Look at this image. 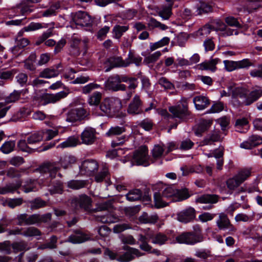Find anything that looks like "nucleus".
I'll return each instance as SVG.
<instances>
[{"instance_id":"37998d69","label":"nucleus","mask_w":262,"mask_h":262,"mask_svg":"<svg viewBox=\"0 0 262 262\" xmlns=\"http://www.w3.org/2000/svg\"><path fill=\"white\" fill-rule=\"evenodd\" d=\"M262 96V89L260 88H258L257 89H255L249 94L248 98L247 101L245 102L246 105H249L251 103L254 101L257 100L259 97Z\"/></svg>"},{"instance_id":"72a5a7b5","label":"nucleus","mask_w":262,"mask_h":262,"mask_svg":"<svg viewBox=\"0 0 262 262\" xmlns=\"http://www.w3.org/2000/svg\"><path fill=\"white\" fill-rule=\"evenodd\" d=\"M91 203L90 198L86 195H82L78 199H74L72 204L78 203L80 208L88 210Z\"/></svg>"},{"instance_id":"5fc2aeb1","label":"nucleus","mask_w":262,"mask_h":262,"mask_svg":"<svg viewBox=\"0 0 262 262\" xmlns=\"http://www.w3.org/2000/svg\"><path fill=\"white\" fill-rule=\"evenodd\" d=\"M128 26H115L113 30L114 37L116 38H120L123 34L128 30Z\"/></svg>"},{"instance_id":"473e14b6","label":"nucleus","mask_w":262,"mask_h":262,"mask_svg":"<svg viewBox=\"0 0 262 262\" xmlns=\"http://www.w3.org/2000/svg\"><path fill=\"white\" fill-rule=\"evenodd\" d=\"M29 41L28 39L23 38L16 40V45L11 49L12 53L16 56L22 52V49L28 45Z\"/></svg>"},{"instance_id":"603ef678","label":"nucleus","mask_w":262,"mask_h":262,"mask_svg":"<svg viewBox=\"0 0 262 262\" xmlns=\"http://www.w3.org/2000/svg\"><path fill=\"white\" fill-rule=\"evenodd\" d=\"M170 39L168 37H164L160 40L156 42H151L149 44V48L151 51H154L158 48L163 47L169 43Z\"/></svg>"},{"instance_id":"c85d7f7f","label":"nucleus","mask_w":262,"mask_h":262,"mask_svg":"<svg viewBox=\"0 0 262 262\" xmlns=\"http://www.w3.org/2000/svg\"><path fill=\"white\" fill-rule=\"evenodd\" d=\"M75 162L76 158L74 156L70 155H64L60 157L58 163L60 165L61 167L67 169Z\"/></svg>"},{"instance_id":"393cba45","label":"nucleus","mask_w":262,"mask_h":262,"mask_svg":"<svg viewBox=\"0 0 262 262\" xmlns=\"http://www.w3.org/2000/svg\"><path fill=\"white\" fill-rule=\"evenodd\" d=\"M154 202L155 207L160 208L167 206L171 201H169L161 192L159 191L155 192L154 194Z\"/></svg>"},{"instance_id":"a211bd4d","label":"nucleus","mask_w":262,"mask_h":262,"mask_svg":"<svg viewBox=\"0 0 262 262\" xmlns=\"http://www.w3.org/2000/svg\"><path fill=\"white\" fill-rule=\"evenodd\" d=\"M95 130L92 127H86L81 134V139L83 143L92 144L95 140Z\"/></svg>"},{"instance_id":"2eb2a0df","label":"nucleus","mask_w":262,"mask_h":262,"mask_svg":"<svg viewBox=\"0 0 262 262\" xmlns=\"http://www.w3.org/2000/svg\"><path fill=\"white\" fill-rule=\"evenodd\" d=\"M216 224L221 230H228L229 231H235V227L231 224L227 215L223 213L219 214V219L216 221Z\"/></svg>"},{"instance_id":"bf43d9fd","label":"nucleus","mask_w":262,"mask_h":262,"mask_svg":"<svg viewBox=\"0 0 262 262\" xmlns=\"http://www.w3.org/2000/svg\"><path fill=\"white\" fill-rule=\"evenodd\" d=\"M248 121L246 118H242L237 119L235 122V126L236 130L239 132H244L241 130L242 127H245V129L247 130L248 129Z\"/></svg>"},{"instance_id":"4d7b16f0","label":"nucleus","mask_w":262,"mask_h":262,"mask_svg":"<svg viewBox=\"0 0 262 262\" xmlns=\"http://www.w3.org/2000/svg\"><path fill=\"white\" fill-rule=\"evenodd\" d=\"M47 26H44L42 24L39 23L32 22L27 26L23 29L24 32L34 31L42 28H46Z\"/></svg>"},{"instance_id":"39448f33","label":"nucleus","mask_w":262,"mask_h":262,"mask_svg":"<svg viewBox=\"0 0 262 262\" xmlns=\"http://www.w3.org/2000/svg\"><path fill=\"white\" fill-rule=\"evenodd\" d=\"M126 76L124 75H115L110 77L105 82V86L106 89L117 91H124L126 89V85L121 84V82L126 81Z\"/></svg>"},{"instance_id":"20e7f679","label":"nucleus","mask_w":262,"mask_h":262,"mask_svg":"<svg viewBox=\"0 0 262 262\" xmlns=\"http://www.w3.org/2000/svg\"><path fill=\"white\" fill-rule=\"evenodd\" d=\"M156 234L152 230L147 229L145 230V235L140 234L138 238V243L140 248L149 253H155L156 255L160 254V251L156 249H151V247L148 245V242L153 239Z\"/></svg>"},{"instance_id":"13d9d810","label":"nucleus","mask_w":262,"mask_h":262,"mask_svg":"<svg viewBox=\"0 0 262 262\" xmlns=\"http://www.w3.org/2000/svg\"><path fill=\"white\" fill-rule=\"evenodd\" d=\"M148 26L151 29L155 28H159L162 30H165L168 28L167 26L157 21L154 18H150L148 21Z\"/></svg>"},{"instance_id":"774afa93","label":"nucleus","mask_w":262,"mask_h":262,"mask_svg":"<svg viewBox=\"0 0 262 262\" xmlns=\"http://www.w3.org/2000/svg\"><path fill=\"white\" fill-rule=\"evenodd\" d=\"M249 74L252 77L262 79V63L251 70Z\"/></svg>"},{"instance_id":"423d86ee","label":"nucleus","mask_w":262,"mask_h":262,"mask_svg":"<svg viewBox=\"0 0 262 262\" xmlns=\"http://www.w3.org/2000/svg\"><path fill=\"white\" fill-rule=\"evenodd\" d=\"M169 111L172 114L173 117L183 119L189 115L187 99L182 98L180 100L179 104L176 106L169 107Z\"/></svg>"},{"instance_id":"8fccbe9b","label":"nucleus","mask_w":262,"mask_h":262,"mask_svg":"<svg viewBox=\"0 0 262 262\" xmlns=\"http://www.w3.org/2000/svg\"><path fill=\"white\" fill-rule=\"evenodd\" d=\"M15 146L14 141H8L5 142L0 148L1 151L5 154H8L13 151Z\"/></svg>"},{"instance_id":"e2e57ef3","label":"nucleus","mask_w":262,"mask_h":262,"mask_svg":"<svg viewBox=\"0 0 262 262\" xmlns=\"http://www.w3.org/2000/svg\"><path fill=\"white\" fill-rule=\"evenodd\" d=\"M164 152L163 145L158 144L155 145L152 150V155L155 159H158L161 157Z\"/></svg>"},{"instance_id":"5701e85b","label":"nucleus","mask_w":262,"mask_h":262,"mask_svg":"<svg viewBox=\"0 0 262 262\" xmlns=\"http://www.w3.org/2000/svg\"><path fill=\"white\" fill-rule=\"evenodd\" d=\"M106 63H108L110 67L106 68L105 72L110 71L113 68L125 67L128 66V62H126L125 60H123L120 57H111L107 59Z\"/></svg>"},{"instance_id":"09e8293b","label":"nucleus","mask_w":262,"mask_h":262,"mask_svg":"<svg viewBox=\"0 0 262 262\" xmlns=\"http://www.w3.org/2000/svg\"><path fill=\"white\" fill-rule=\"evenodd\" d=\"M23 235L26 237H36L39 239L37 236L41 235V232L35 227H29L24 229L23 231Z\"/></svg>"},{"instance_id":"49530a36","label":"nucleus","mask_w":262,"mask_h":262,"mask_svg":"<svg viewBox=\"0 0 262 262\" xmlns=\"http://www.w3.org/2000/svg\"><path fill=\"white\" fill-rule=\"evenodd\" d=\"M59 73V71L56 69L47 68L40 72L39 76L45 78H51L57 76Z\"/></svg>"},{"instance_id":"58836bf2","label":"nucleus","mask_w":262,"mask_h":262,"mask_svg":"<svg viewBox=\"0 0 262 262\" xmlns=\"http://www.w3.org/2000/svg\"><path fill=\"white\" fill-rule=\"evenodd\" d=\"M212 28L210 24H207L203 26L202 28H200L194 34L196 37L200 39H203L208 36L211 31Z\"/></svg>"},{"instance_id":"ddd939ff","label":"nucleus","mask_w":262,"mask_h":262,"mask_svg":"<svg viewBox=\"0 0 262 262\" xmlns=\"http://www.w3.org/2000/svg\"><path fill=\"white\" fill-rule=\"evenodd\" d=\"M69 93V91H60L56 94H46L42 96V104L46 105L48 103H54L60 99L66 97Z\"/></svg>"},{"instance_id":"9d476101","label":"nucleus","mask_w":262,"mask_h":262,"mask_svg":"<svg viewBox=\"0 0 262 262\" xmlns=\"http://www.w3.org/2000/svg\"><path fill=\"white\" fill-rule=\"evenodd\" d=\"M176 241L180 244L193 245L202 241L201 235L190 232L183 233L177 236Z\"/></svg>"},{"instance_id":"c9c22d12","label":"nucleus","mask_w":262,"mask_h":262,"mask_svg":"<svg viewBox=\"0 0 262 262\" xmlns=\"http://www.w3.org/2000/svg\"><path fill=\"white\" fill-rule=\"evenodd\" d=\"M158 219V216L156 214H148L146 212H143L139 217V222L143 224H154Z\"/></svg>"},{"instance_id":"4468645a","label":"nucleus","mask_w":262,"mask_h":262,"mask_svg":"<svg viewBox=\"0 0 262 262\" xmlns=\"http://www.w3.org/2000/svg\"><path fill=\"white\" fill-rule=\"evenodd\" d=\"M218 201V196L215 194H203L198 196L195 199V202L201 204H210V205L203 206L204 210H210L213 206L211 204H215Z\"/></svg>"},{"instance_id":"0eeeda50","label":"nucleus","mask_w":262,"mask_h":262,"mask_svg":"<svg viewBox=\"0 0 262 262\" xmlns=\"http://www.w3.org/2000/svg\"><path fill=\"white\" fill-rule=\"evenodd\" d=\"M133 160V162L138 165L148 166L150 164V161L147 147L145 145L141 146L136 150L134 154Z\"/></svg>"},{"instance_id":"79ce46f5","label":"nucleus","mask_w":262,"mask_h":262,"mask_svg":"<svg viewBox=\"0 0 262 262\" xmlns=\"http://www.w3.org/2000/svg\"><path fill=\"white\" fill-rule=\"evenodd\" d=\"M37 258V255L34 253H22L18 257V262H34Z\"/></svg>"},{"instance_id":"6e6552de","label":"nucleus","mask_w":262,"mask_h":262,"mask_svg":"<svg viewBox=\"0 0 262 262\" xmlns=\"http://www.w3.org/2000/svg\"><path fill=\"white\" fill-rule=\"evenodd\" d=\"M251 175L249 169H244L238 173L232 178L229 179L227 182V185L230 190H234L244 182Z\"/></svg>"},{"instance_id":"cd10ccee","label":"nucleus","mask_w":262,"mask_h":262,"mask_svg":"<svg viewBox=\"0 0 262 262\" xmlns=\"http://www.w3.org/2000/svg\"><path fill=\"white\" fill-rule=\"evenodd\" d=\"M219 58L212 59L209 61H204L199 65V69L202 70H210L214 72L216 69V65L221 62Z\"/></svg>"},{"instance_id":"ea45409f","label":"nucleus","mask_w":262,"mask_h":262,"mask_svg":"<svg viewBox=\"0 0 262 262\" xmlns=\"http://www.w3.org/2000/svg\"><path fill=\"white\" fill-rule=\"evenodd\" d=\"M212 124V121L210 120H202L195 132V134L198 136H200L202 133L207 130L209 128Z\"/></svg>"},{"instance_id":"2f4dec72","label":"nucleus","mask_w":262,"mask_h":262,"mask_svg":"<svg viewBox=\"0 0 262 262\" xmlns=\"http://www.w3.org/2000/svg\"><path fill=\"white\" fill-rule=\"evenodd\" d=\"M21 182L17 181L16 183H9L4 186L0 187V194H5L8 193H13L21 186Z\"/></svg>"},{"instance_id":"7c9ffc66","label":"nucleus","mask_w":262,"mask_h":262,"mask_svg":"<svg viewBox=\"0 0 262 262\" xmlns=\"http://www.w3.org/2000/svg\"><path fill=\"white\" fill-rule=\"evenodd\" d=\"M172 6L168 5H162L158 9V15L163 20H168L172 14Z\"/></svg>"},{"instance_id":"6e6d98bb","label":"nucleus","mask_w":262,"mask_h":262,"mask_svg":"<svg viewBox=\"0 0 262 262\" xmlns=\"http://www.w3.org/2000/svg\"><path fill=\"white\" fill-rule=\"evenodd\" d=\"M212 30L223 31L225 30L226 26L225 24L220 19H215L210 23Z\"/></svg>"},{"instance_id":"6ab92c4d","label":"nucleus","mask_w":262,"mask_h":262,"mask_svg":"<svg viewBox=\"0 0 262 262\" xmlns=\"http://www.w3.org/2000/svg\"><path fill=\"white\" fill-rule=\"evenodd\" d=\"M51 214L47 213L42 215L34 214L29 216L27 224L28 225L39 224L47 222L51 220Z\"/></svg>"},{"instance_id":"f03ea898","label":"nucleus","mask_w":262,"mask_h":262,"mask_svg":"<svg viewBox=\"0 0 262 262\" xmlns=\"http://www.w3.org/2000/svg\"><path fill=\"white\" fill-rule=\"evenodd\" d=\"M121 107V102L119 99L115 97L104 98L99 105L101 112L100 115H110L118 111Z\"/></svg>"},{"instance_id":"bb28decb","label":"nucleus","mask_w":262,"mask_h":262,"mask_svg":"<svg viewBox=\"0 0 262 262\" xmlns=\"http://www.w3.org/2000/svg\"><path fill=\"white\" fill-rule=\"evenodd\" d=\"M39 187L40 185L36 180L31 179L26 181L22 185L23 190L25 193L36 191Z\"/></svg>"},{"instance_id":"864d4df0","label":"nucleus","mask_w":262,"mask_h":262,"mask_svg":"<svg viewBox=\"0 0 262 262\" xmlns=\"http://www.w3.org/2000/svg\"><path fill=\"white\" fill-rule=\"evenodd\" d=\"M125 132V128L123 127L115 126L111 127L105 133L107 137H113L122 134Z\"/></svg>"},{"instance_id":"7ed1b4c3","label":"nucleus","mask_w":262,"mask_h":262,"mask_svg":"<svg viewBox=\"0 0 262 262\" xmlns=\"http://www.w3.org/2000/svg\"><path fill=\"white\" fill-rule=\"evenodd\" d=\"M70 21L72 27L74 26L77 28L83 27H91L92 25V19L90 16L84 11H78L71 14Z\"/></svg>"},{"instance_id":"9b49d317","label":"nucleus","mask_w":262,"mask_h":262,"mask_svg":"<svg viewBox=\"0 0 262 262\" xmlns=\"http://www.w3.org/2000/svg\"><path fill=\"white\" fill-rule=\"evenodd\" d=\"M86 115V111L82 108L72 109L66 113L67 122L74 123L82 120Z\"/></svg>"},{"instance_id":"0e129e2a","label":"nucleus","mask_w":262,"mask_h":262,"mask_svg":"<svg viewBox=\"0 0 262 262\" xmlns=\"http://www.w3.org/2000/svg\"><path fill=\"white\" fill-rule=\"evenodd\" d=\"M142 57L138 55H135L131 53L128 54V58L125 60L126 62H128V65L130 63H135L136 66H139L142 61Z\"/></svg>"},{"instance_id":"4be33fe9","label":"nucleus","mask_w":262,"mask_h":262,"mask_svg":"<svg viewBox=\"0 0 262 262\" xmlns=\"http://www.w3.org/2000/svg\"><path fill=\"white\" fill-rule=\"evenodd\" d=\"M98 167V163L94 160H86L82 163L80 169L84 171L88 174L90 175L96 171Z\"/></svg>"},{"instance_id":"dca6fc26","label":"nucleus","mask_w":262,"mask_h":262,"mask_svg":"<svg viewBox=\"0 0 262 262\" xmlns=\"http://www.w3.org/2000/svg\"><path fill=\"white\" fill-rule=\"evenodd\" d=\"M195 217V210L192 207L186 208L177 214V219L179 222L187 223Z\"/></svg>"},{"instance_id":"1a4fd4ad","label":"nucleus","mask_w":262,"mask_h":262,"mask_svg":"<svg viewBox=\"0 0 262 262\" xmlns=\"http://www.w3.org/2000/svg\"><path fill=\"white\" fill-rule=\"evenodd\" d=\"M122 249L125 252L117 259V260L119 262H129L136 257L143 255V253L141 252L139 250L126 245L123 246Z\"/></svg>"},{"instance_id":"a18cd8bd","label":"nucleus","mask_w":262,"mask_h":262,"mask_svg":"<svg viewBox=\"0 0 262 262\" xmlns=\"http://www.w3.org/2000/svg\"><path fill=\"white\" fill-rule=\"evenodd\" d=\"M42 139V133L39 132L31 134L27 137V140L28 144L34 145L40 142Z\"/></svg>"},{"instance_id":"412c9836","label":"nucleus","mask_w":262,"mask_h":262,"mask_svg":"<svg viewBox=\"0 0 262 262\" xmlns=\"http://www.w3.org/2000/svg\"><path fill=\"white\" fill-rule=\"evenodd\" d=\"M127 112L132 115L139 114L142 112L141 101L138 95H136L132 102L129 104Z\"/></svg>"},{"instance_id":"de8ad7c7","label":"nucleus","mask_w":262,"mask_h":262,"mask_svg":"<svg viewBox=\"0 0 262 262\" xmlns=\"http://www.w3.org/2000/svg\"><path fill=\"white\" fill-rule=\"evenodd\" d=\"M87 182L84 180H71L68 182V187L72 189H79L86 186Z\"/></svg>"},{"instance_id":"338daca9","label":"nucleus","mask_w":262,"mask_h":262,"mask_svg":"<svg viewBox=\"0 0 262 262\" xmlns=\"http://www.w3.org/2000/svg\"><path fill=\"white\" fill-rule=\"evenodd\" d=\"M161 56L160 51H156L154 53L145 57L144 61L147 63H151L156 61Z\"/></svg>"},{"instance_id":"69168bd1","label":"nucleus","mask_w":262,"mask_h":262,"mask_svg":"<svg viewBox=\"0 0 262 262\" xmlns=\"http://www.w3.org/2000/svg\"><path fill=\"white\" fill-rule=\"evenodd\" d=\"M27 141L21 140L18 142V147L20 150L28 153H31L34 151L35 149L29 147Z\"/></svg>"},{"instance_id":"f3484780","label":"nucleus","mask_w":262,"mask_h":262,"mask_svg":"<svg viewBox=\"0 0 262 262\" xmlns=\"http://www.w3.org/2000/svg\"><path fill=\"white\" fill-rule=\"evenodd\" d=\"M262 144V137L258 135H252L248 140L242 142L240 147L242 148L249 149L252 147Z\"/></svg>"},{"instance_id":"c03bdc74","label":"nucleus","mask_w":262,"mask_h":262,"mask_svg":"<svg viewBox=\"0 0 262 262\" xmlns=\"http://www.w3.org/2000/svg\"><path fill=\"white\" fill-rule=\"evenodd\" d=\"M212 11L211 5L206 3H201L196 7L195 13L196 15H202L208 13Z\"/></svg>"},{"instance_id":"f704fd0d","label":"nucleus","mask_w":262,"mask_h":262,"mask_svg":"<svg viewBox=\"0 0 262 262\" xmlns=\"http://www.w3.org/2000/svg\"><path fill=\"white\" fill-rule=\"evenodd\" d=\"M96 220L102 223H114L117 222L118 220L117 217L112 215L111 213L107 214H97L95 215Z\"/></svg>"},{"instance_id":"c756f323","label":"nucleus","mask_w":262,"mask_h":262,"mask_svg":"<svg viewBox=\"0 0 262 262\" xmlns=\"http://www.w3.org/2000/svg\"><path fill=\"white\" fill-rule=\"evenodd\" d=\"M60 5L58 3H56L52 5L49 8L43 11L40 15H35L34 18H40L41 17H49L56 15V11L59 8Z\"/></svg>"},{"instance_id":"052dcab7","label":"nucleus","mask_w":262,"mask_h":262,"mask_svg":"<svg viewBox=\"0 0 262 262\" xmlns=\"http://www.w3.org/2000/svg\"><path fill=\"white\" fill-rule=\"evenodd\" d=\"M21 93V91L14 90L8 97L6 98V103H10L15 102L20 98Z\"/></svg>"},{"instance_id":"e433bc0d","label":"nucleus","mask_w":262,"mask_h":262,"mask_svg":"<svg viewBox=\"0 0 262 262\" xmlns=\"http://www.w3.org/2000/svg\"><path fill=\"white\" fill-rule=\"evenodd\" d=\"M88 40L86 38L81 40L78 35L74 34L71 37V46L73 48H83L86 47Z\"/></svg>"},{"instance_id":"3c124183","label":"nucleus","mask_w":262,"mask_h":262,"mask_svg":"<svg viewBox=\"0 0 262 262\" xmlns=\"http://www.w3.org/2000/svg\"><path fill=\"white\" fill-rule=\"evenodd\" d=\"M142 192L138 189L130 190L126 194V198L129 201H136L140 200L142 197Z\"/></svg>"},{"instance_id":"f8f14e48","label":"nucleus","mask_w":262,"mask_h":262,"mask_svg":"<svg viewBox=\"0 0 262 262\" xmlns=\"http://www.w3.org/2000/svg\"><path fill=\"white\" fill-rule=\"evenodd\" d=\"M39 169L40 172L44 177L49 176L51 179H53L56 177L57 172L60 169V167L57 166V163L56 162H49L42 165Z\"/></svg>"},{"instance_id":"4c0bfd02","label":"nucleus","mask_w":262,"mask_h":262,"mask_svg":"<svg viewBox=\"0 0 262 262\" xmlns=\"http://www.w3.org/2000/svg\"><path fill=\"white\" fill-rule=\"evenodd\" d=\"M79 143V141L77 137L71 136L67 138L66 141L59 144L57 147L64 148L67 147H74L78 145Z\"/></svg>"},{"instance_id":"b1692460","label":"nucleus","mask_w":262,"mask_h":262,"mask_svg":"<svg viewBox=\"0 0 262 262\" xmlns=\"http://www.w3.org/2000/svg\"><path fill=\"white\" fill-rule=\"evenodd\" d=\"M195 108L197 110H203L209 104V100L204 96H197L193 99Z\"/></svg>"},{"instance_id":"a878e982","label":"nucleus","mask_w":262,"mask_h":262,"mask_svg":"<svg viewBox=\"0 0 262 262\" xmlns=\"http://www.w3.org/2000/svg\"><path fill=\"white\" fill-rule=\"evenodd\" d=\"M102 98V93L95 91L89 95L87 102L90 106L98 107L101 103Z\"/></svg>"},{"instance_id":"a19ab883","label":"nucleus","mask_w":262,"mask_h":262,"mask_svg":"<svg viewBox=\"0 0 262 262\" xmlns=\"http://www.w3.org/2000/svg\"><path fill=\"white\" fill-rule=\"evenodd\" d=\"M15 74L14 70L10 71H0V86H3L5 84V81L12 80Z\"/></svg>"},{"instance_id":"f257e3e1","label":"nucleus","mask_w":262,"mask_h":262,"mask_svg":"<svg viewBox=\"0 0 262 262\" xmlns=\"http://www.w3.org/2000/svg\"><path fill=\"white\" fill-rule=\"evenodd\" d=\"M161 193L171 202L182 201L189 197L187 190H177L172 185H162Z\"/></svg>"},{"instance_id":"680f3d73","label":"nucleus","mask_w":262,"mask_h":262,"mask_svg":"<svg viewBox=\"0 0 262 262\" xmlns=\"http://www.w3.org/2000/svg\"><path fill=\"white\" fill-rule=\"evenodd\" d=\"M221 138L217 133H214L207 136L203 141L204 145H210L214 142L220 141Z\"/></svg>"},{"instance_id":"aec40b11","label":"nucleus","mask_w":262,"mask_h":262,"mask_svg":"<svg viewBox=\"0 0 262 262\" xmlns=\"http://www.w3.org/2000/svg\"><path fill=\"white\" fill-rule=\"evenodd\" d=\"M90 238L88 234L78 230L71 234L67 241L73 244H80L88 241Z\"/></svg>"}]
</instances>
